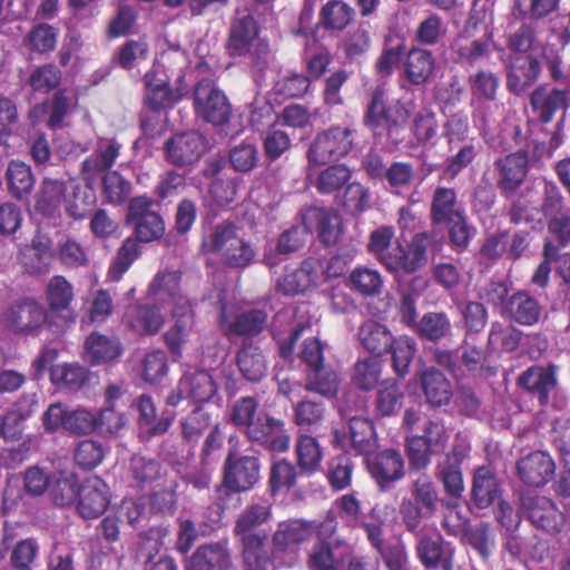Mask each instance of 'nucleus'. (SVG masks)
Listing matches in <instances>:
<instances>
[{"label": "nucleus", "mask_w": 570, "mask_h": 570, "mask_svg": "<svg viewBox=\"0 0 570 570\" xmlns=\"http://www.w3.org/2000/svg\"><path fill=\"white\" fill-rule=\"evenodd\" d=\"M541 63L538 58L528 55L517 59L507 75V87L512 94L520 95L538 80Z\"/></svg>", "instance_id": "obj_40"}, {"label": "nucleus", "mask_w": 570, "mask_h": 570, "mask_svg": "<svg viewBox=\"0 0 570 570\" xmlns=\"http://www.w3.org/2000/svg\"><path fill=\"white\" fill-rule=\"evenodd\" d=\"M491 36L479 39L459 37L452 47L455 61L463 68H474L491 57Z\"/></svg>", "instance_id": "obj_42"}, {"label": "nucleus", "mask_w": 570, "mask_h": 570, "mask_svg": "<svg viewBox=\"0 0 570 570\" xmlns=\"http://www.w3.org/2000/svg\"><path fill=\"white\" fill-rule=\"evenodd\" d=\"M46 301L48 304L49 318L55 321L56 328H65L75 322V316L70 308L73 299V287L62 275H55L50 278L46 287Z\"/></svg>", "instance_id": "obj_20"}, {"label": "nucleus", "mask_w": 570, "mask_h": 570, "mask_svg": "<svg viewBox=\"0 0 570 570\" xmlns=\"http://www.w3.org/2000/svg\"><path fill=\"white\" fill-rule=\"evenodd\" d=\"M471 492L478 508L485 509L493 504L499 494V482L490 468L480 466L475 470Z\"/></svg>", "instance_id": "obj_54"}, {"label": "nucleus", "mask_w": 570, "mask_h": 570, "mask_svg": "<svg viewBox=\"0 0 570 570\" xmlns=\"http://www.w3.org/2000/svg\"><path fill=\"white\" fill-rule=\"evenodd\" d=\"M155 200L147 195H139L129 200L126 222L134 227L132 236L138 243L160 239L165 234L161 215L153 210Z\"/></svg>", "instance_id": "obj_9"}, {"label": "nucleus", "mask_w": 570, "mask_h": 570, "mask_svg": "<svg viewBox=\"0 0 570 570\" xmlns=\"http://www.w3.org/2000/svg\"><path fill=\"white\" fill-rule=\"evenodd\" d=\"M393 338L391 331L374 320L365 321L358 330V340L362 346L375 356L387 353Z\"/></svg>", "instance_id": "obj_48"}, {"label": "nucleus", "mask_w": 570, "mask_h": 570, "mask_svg": "<svg viewBox=\"0 0 570 570\" xmlns=\"http://www.w3.org/2000/svg\"><path fill=\"white\" fill-rule=\"evenodd\" d=\"M272 504L264 500L252 501L238 514L233 533L242 544L245 570H269L273 561L265 549L267 533L258 529L272 519Z\"/></svg>", "instance_id": "obj_2"}, {"label": "nucleus", "mask_w": 570, "mask_h": 570, "mask_svg": "<svg viewBox=\"0 0 570 570\" xmlns=\"http://www.w3.org/2000/svg\"><path fill=\"white\" fill-rule=\"evenodd\" d=\"M538 200L533 188H525L517 197L514 196L509 209L510 223L513 225L541 223Z\"/></svg>", "instance_id": "obj_55"}, {"label": "nucleus", "mask_w": 570, "mask_h": 570, "mask_svg": "<svg viewBox=\"0 0 570 570\" xmlns=\"http://www.w3.org/2000/svg\"><path fill=\"white\" fill-rule=\"evenodd\" d=\"M217 392V384L212 374L206 370L186 371L174 390L166 397L168 406L176 407L184 400H189L195 405H203L210 401Z\"/></svg>", "instance_id": "obj_11"}, {"label": "nucleus", "mask_w": 570, "mask_h": 570, "mask_svg": "<svg viewBox=\"0 0 570 570\" xmlns=\"http://www.w3.org/2000/svg\"><path fill=\"white\" fill-rule=\"evenodd\" d=\"M557 383L556 366L552 364L548 366L532 365L517 380L518 386L537 399L541 406L549 403L550 393L556 389Z\"/></svg>", "instance_id": "obj_27"}, {"label": "nucleus", "mask_w": 570, "mask_h": 570, "mask_svg": "<svg viewBox=\"0 0 570 570\" xmlns=\"http://www.w3.org/2000/svg\"><path fill=\"white\" fill-rule=\"evenodd\" d=\"M346 286L364 298L375 297L382 293L384 281L377 269L367 266H357L352 269L346 278Z\"/></svg>", "instance_id": "obj_52"}, {"label": "nucleus", "mask_w": 570, "mask_h": 570, "mask_svg": "<svg viewBox=\"0 0 570 570\" xmlns=\"http://www.w3.org/2000/svg\"><path fill=\"white\" fill-rule=\"evenodd\" d=\"M410 132L416 147L429 149L436 146L442 136L438 115L429 108L419 110L411 120Z\"/></svg>", "instance_id": "obj_38"}, {"label": "nucleus", "mask_w": 570, "mask_h": 570, "mask_svg": "<svg viewBox=\"0 0 570 570\" xmlns=\"http://www.w3.org/2000/svg\"><path fill=\"white\" fill-rule=\"evenodd\" d=\"M333 445L344 449L347 443L357 453L366 456L376 449L377 438L372 420L354 415L348 419V432L335 430Z\"/></svg>", "instance_id": "obj_22"}, {"label": "nucleus", "mask_w": 570, "mask_h": 570, "mask_svg": "<svg viewBox=\"0 0 570 570\" xmlns=\"http://www.w3.org/2000/svg\"><path fill=\"white\" fill-rule=\"evenodd\" d=\"M85 351L91 365H100L118 358L122 354V345L117 337L92 332L85 341Z\"/></svg>", "instance_id": "obj_44"}, {"label": "nucleus", "mask_w": 570, "mask_h": 570, "mask_svg": "<svg viewBox=\"0 0 570 570\" xmlns=\"http://www.w3.org/2000/svg\"><path fill=\"white\" fill-rule=\"evenodd\" d=\"M77 511L82 519H96L108 508L109 488L99 476L87 478L79 488Z\"/></svg>", "instance_id": "obj_24"}, {"label": "nucleus", "mask_w": 570, "mask_h": 570, "mask_svg": "<svg viewBox=\"0 0 570 570\" xmlns=\"http://www.w3.org/2000/svg\"><path fill=\"white\" fill-rule=\"evenodd\" d=\"M368 474L381 491L389 490L404 476V459L400 450L389 448L373 451L364 458Z\"/></svg>", "instance_id": "obj_16"}, {"label": "nucleus", "mask_w": 570, "mask_h": 570, "mask_svg": "<svg viewBox=\"0 0 570 570\" xmlns=\"http://www.w3.org/2000/svg\"><path fill=\"white\" fill-rule=\"evenodd\" d=\"M121 144L116 138H99L92 153L80 165V177L87 186H94L111 168L120 156Z\"/></svg>", "instance_id": "obj_17"}, {"label": "nucleus", "mask_w": 570, "mask_h": 570, "mask_svg": "<svg viewBox=\"0 0 570 570\" xmlns=\"http://www.w3.org/2000/svg\"><path fill=\"white\" fill-rule=\"evenodd\" d=\"M293 423L304 430L313 431L323 425L327 409L324 401L313 397H303L293 404Z\"/></svg>", "instance_id": "obj_46"}, {"label": "nucleus", "mask_w": 570, "mask_h": 570, "mask_svg": "<svg viewBox=\"0 0 570 570\" xmlns=\"http://www.w3.org/2000/svg\"><path fill=\"white\" fill-rule=\"evenodd\" d=\"M436 60L432 51L412 47L401 63L402 77L412 86H425L434 75Z\"/></svg>", "instance_id": "obj_30"}, {"label": "nucleus", "mask_w": 570, "mask_h": 570, "mask_svg": "<svg viewBox=\"0 0 570 570\" xmlns=\"http://www.w3.org/2000/svg\"><path fill=\"white\" fill-rule=\"evenodd\" d=\"M489 353L483 347L469 344L463 341V344L456 350L454 354L451 350L436 347L433 352L434 362L456 380H461L466 375L474 377H489L495 375V367L489 364Z\"/></svg>", "instance_id": "obj_4"}, {"label": "nucleus", "mask_w": 570, "mask_h": 570, "mask_svg": "<svg viewBox=\"0 0 570 570\" xmlns=\"http://www.w3.org/2000/svg\"><path fill=\"white\" fill-rule=\"evenodd\" d=\"M58 38V28L47 22H38L24 35L22 45L31 53L47 55L56 49Z\"/></svg>", "instance_id": "obj_53"}, {"label": "nucleus", "mask_w": 570, "mask_h": 570, "mask_svg": "<svg viewBox=\"0 0 570 570\" xmlns=\"http://www.w3.org/2000/svg\"><path fill=\"white\" fill-rule=\"evenodd\" d=\"M410 109L401 100L386 104L385 90L377 86L371 92L370 101L363 116L365 127L376 131L383 125L390 122V119L405 115Z\"/></svg>", "instance_id": "obj_31"}, {"label": "nucleus", "mask_w": 570, "mask_h": 570, "mask_svg": "<svg viewBox=\"0 0 570 570\" xmlns=\"http://www.w3.org/2000/svg\"><path fill=\"white\" fill-rule=\"evenodd\" d=\"M522 509L533 527L547 534L560 533L566 524V515L557 504L544 495L522 498Z\"/></svg>", "instance_id": "obj_19"}, {"label": "nucleus", "mask_w": 570, "mask_h": 570, "mask_svg": "<svg viewBox=\"0 0 570 570\" xmlns=\"http://www.w3.org/2000/svg\"><path fill=\"white\" fill-rule=\"evenodd\" d=\"M169 534L168 525H155L140 533L142 541L139 548V554L144 558L145 570H178V564L171 556L165 554L157 561L154 558L159 553L164 546V539Z\"/></svg>", "instance_id": "obj_26"}, {"label": "nucleus", "mask_w": 570, "mask_h": 570, "mask_svg": "<svg viewBox=\"0 0 570 570\" xmlns=\"http://www.w3.org/2000/svg\"><path fill=\"white\" fill-rule=\"evenodd\" d=\"M568 96V89L552 88L549 90L544 86H539L530 96L532 112L541 124H550L558 111L567 110Z\"/></svg>", "instance_id": "obj_33"}, {"label": "nucleus", "mask_w": 570, "mask_h": 570, "mask_svg": "<svg viewBox=\"0 0 570 570\" xmlns=\"http://www.w3.org/2000/svg\"><path fill=\"white\" fill-rule=\"evenodd\" d=\"M236 364L248 382H259L267 372V361L263 351L252 342H243L236 353Z\"/></svg>", "instance_id": "obj_45"}, {"label": "nucleus", "mask_w": 570, "mask_h": 570, "mask_svg": "<svg viewBox=\"0 0 570 570\" xmlns=\"http://www.w3.org/2000/svg\"><path fill=\"white\" fill-rule=\"evenodd\" d=\"M302 60L306 76L311 78V81H316L323 78L328 71L333 62V53L323 45H307L304 49Z\"/></svg>", "instance_id": "obj_63"}, {"label": "nucleus", "mask_w": 570, "mask_h": 570, "mask_svg": "<svg viewBox=\"0 0 570 570\" xmlns=\"http://www.w3.org/2000/svg\"><path fill=\"white\" fill-rule=\"evenodd\" d=\"M259 33V27L255 18L246 14L234 19L230 23L226 51L229 57L238 58L250 52L254 41Z\"/></svg>", "instance_id": "obj_35"}, {"label": "nucleus", "mask_w": 570, "mask_h": 570, "mask_svg": "<svg viewBox=\"0 0 570 570\" xmlns=\"http://www.w3.org/2000/svg\"><path fill=\"white\" fill-rule=\"evenodd\" d=\"M259 460L253 455L234 458L229 452L224 463L225 482L234 489L247 491L259 480Z\"/></svg>", "instance_id": "obj_28"}, {"label": "nucleus", "mask_w": 570, "mask_h": 570, "mask_svg": "<svg viewBox=\"0 0 570 570\" xmlns=\"http://www.w3.org/2000/svg\"><path fill=\"white\" fill-rule=\"evenodd\" d=\"M296 463L302 474L311 476L321 470L323 452L316 438L301 434L295 444Z\"/></svg>", "instance_id": "obj_49"}, {"label": "nucleus", "mask_w": 570, "mask_h": 570, "mask_svg": "<svg viewBox=\"0 0 570 570\" xmlns=\"http://www.w3.org/2000/svg\"><path fill=\"white\" fill-rule=\"evenodd\" d=\"M302 225L317 232L318 240L326 247L337 244L342 234V217L333 208L308 206L299 212Z\"/></svg>", "instance_id": "obj_21"}, {"label": "nucleus", "mask_w": 570, "mask_h": 570, "mask_svg": "<svg viewBox=\"0 0 570 570\" xmlns=\"http://www.w3.org/2000/svg\"><path fill=\"white\" fill-rule=\"evenodd\" d=\"M208 149L207 138L197 130H187L171 136L164 145L167 163L175 167L195 164Z\"/></svg>", "instance_id": "obj_15"}, {"label": "nucleus", "mask_w": 570, "mask_h": 570, "mask_svg": "<svg viewBox=\"0 0 570 570\" xmlns=\"http://www.w3.org/2000/svg\"><path fill=\"white\" fill-rule=\"evenodd\" d=\"M4 179L8 193L19 202L28 200L35 186L31 167L24 161L13 159L8 164Z\"/></svg>", "instance_id": "obj_43"}, {"label": "nucleus", "mask_w": 570, "mask_h": 570, "mask_svg": "<svg viewBox=\"0 0 570 570\" xmlns=\"http://www.w3.org/2000/svg\"><path fill=\"white\" fill-rule=\"evenodd\" d=\"M542 306L529 292L519 289L510 295L502 317L523 326H532L540 321Z\"/></svg>", "instance_id": "obj_36"}, {"label": "nucleus", "mask_w": 570, "mask_h": 570, "mask_svg": "<svg viewBox=\"0 0 570 570\" xmlns=\"http://www.w3.org/2000/svg\"><path fill=\"white\" fill-rule=\"evenodd\" d=\"M492 169L500 195L507 199L514 197L530 171L529 151L521 148L500 156L494 159Z\"/></svg>", "instance_id": "obj_8"}, {"label": "nucleus", "mask_w": 570, "mask_h": 570, "mask_svg": "<svg viewBox=\"0 0 570 570\" xmlns=\"http://www.w3.org/2000/svg\"><path fill=\"white\" fill-rule=\"evenodd\" d=\"M314 533L313 523L302 519L281 521L272 534V556L285 567H294L301 560V546Z\"/></svg>", "instance_id": "obj_5"}, {"label": "nucleus", "mask_w": 570, "mask_h": 570, "mask_svg": "<svg viewBox=\"0 0 570 570\" xmlns=\"http://www.w3.org/2000/svg\"><path fill=\"white\" fill-rule=\"evenodd\" d=\"M433 236L429 232L415 233L406 245L395 239V229L381 225L368 235L366 250L394 277L412 275L426 266Z\"/></svg>", "instance_id": "obj_1"}, {"label": "nucleus", "mask_w": 570, "mask_h": 570, "mask_svg": "<svg viewBox=\"0 0 570 570\" xmlns=\"http://www.w3.org/2000/svg\"><path fill=\"white\" fill-rule=\"evenodd\" d=\"M183 273L179 269H160L148 285V297L161 305H173V315L179 311L191 312L193 302L183 293Z\"/></svg>", "instance_id": "obj_12"}, {"label": "nucleus", "mask_w": 570, "mask_h": 570, "mask_svg": "<svg viewBox=\"0 0 570 570\" xmlns=\"http://www.w3.org/2000/svg\"><path fill=\"white\" fill-rule=\"evenodd\" d=\"M53 257L51 238L38 233L31 238L30 244L20 250L19 263L29 275L40 276L50 272Z\"/></svg>", "instance_id": "obj_25"}, {"label": "nucleus", "mask_w": 570, "mask_h": 570, "mask_svg": "<svg viewBox=\"0 0 570 570\" xmlns=\"http://www.w3.org/2000/svg\"><path fill=\"white\" fill-rule=\"evenodd\" d=\"M439 507V493L432 478L420 473L410 484V497L403 498L400 515L405 529L419 535L423 519L432 518Z\"/></svg>", "instance_id": "obj_3"}, {"label": "nucleus", "mask_w": 570, "mask_h": 570, "mask_svg": "<svg viewBox=\"0 0 570 570\" xmlns=\"http://www.w3.org/2000/svg\"><path fill=\"white\" fill-rule=\"evenodd\" d=\"M130 405L138 412V425L140 430L147 434L148 438H154L165 434L171 426L175 414L164 413L161 417L156 421V405L149 394L142 393Z\"/></svg>", "instance_id": "obj_37"}, {"label": "nucleus", "mask_w": 570, "mask_h": 570, "mask_svg": "<svg viewBox=\"0 0 570 570\" xmlns=\"http://www.w3.org/2000/svg\"><path fill=\"white\" fill-rule=\"evenodd\" d=\"M422 389L428 403L433 407L449 404L452 399V385L442 372L434 367L422 374Z\"/></svg>", "instance_id": "obj_50"}, {"label": "nucleus", "mask_w": 570, "mask_h": 570, "mask_svg": "<svg viewBox=\"0 0 570 570\" xmlns=\"http://www.w3.org/2000/svg\"><path fill=\"white\" fill-rule=\"evenodd\" d=\"M124 323L135 335L151 336L163 328L165 317L160 308L154 304H137L127 309Z\"/></svg>", "instance_id": "obj_34"}, {"label": "nucleus", "mask_w": 570, "mask_h": 570, "mask_svg": "<svg viewBox=\"0 0 570 570\" xmlns=\"http://www.w3.org/2000/svg\"><path fill=\"white\" fill-rule=\"evenodd\" d=\"M465 212L458 199V193L452 187L436 186L433 190L430 204V219L434 226L442 225L443 222L456 217Z\"/></svg>", "instance_id": "obj_41"}, {"label": "nucleus", "mask_w": 570, "mask_h": 570, "mask_svg": "<svg viewBox=\"0 0 570 570\" xmlns=\"http://www.w3.org/2000/svg\"><path fill=\"white\" fill-rule=\"evenodd\" d=\"M311 78L305 72L287 70L274 82L273 92L282 99L303 98L311 88Z\"/></svg>", "instance_id": "obj_60"}, {"label": "nucleus", "mask_w": 570, "mask_h": 570, "mask_svg": "<svg viewBox=\"0 0 570 570\" xmlns=\"http://www.w3.org/2000/svg\"><path fill=\"white\" fill-rule=\"evenodd\" d=\"M352 175L353 171L347 165L332 164L318 171L312 184L318 194L332 195L347 185Z\"/></svg>", "instance_id": "obj_58"}, {"label": "nucleus", "mask_w": 570, "mask_h": 570, "mask_svg": "<svg viewBox=\"0 0 570 570\" xmlns=\"http://www.w3.org/2000/svg\"><path fill=\"white\" fill-rule=\"evenodd\" d=\"M213 424V414L204 405H195L187 416L181 419V436L187 443H197Z\"/></svg>", "instance_id": "obj_64"}, {"label": "nucleus", "mask_w": 570, "mask_h": 570, "mask_svg": "<svg viewBox=\"0 0 570 570\" xmlns=\"http://www.w3.org/2000/svg\"><path fill=\"white\" fill-rule=\"evenodd\" d=\"M404 392L394 379L382 381L376 389L373 401L376 417H390L402 407Z\"/></svg>", "instance_id": "obj_47"}, {"label": "nucleus", "mask_w": 570, "mask_h": 570, "mask_svg": "<svg viewBox=\"0 0 570 570\" xmlns=\"http://www.w3.org/2000/svg\"><path fill=\"white\" fill-rule=\"evenodd\" d=\"M268 323V313L263 308L237 309L230 313L224 304L218 316L219 330L230 342L242 338L244 342L259 336Z\"/></svg>", "instance_id": "obj_7"}, {"label": "nucleus", "mask_w": 570, "mask_h": 570, "mask_svg": "<svg viewBox=\"0 0 570 570\" xmlns=\"http://www.w3.org/2000/svg\"><path fill=\"white\" fill-rule=\"evenodd\" d=\"M452 325L446 313L426 312L413 331L420 338L438 343L451 334Z\"/></svg>", "instance_id": "obj_57"}, {"label": "nucleus", "mask_w": 570, "mask_h": 570, "mask_svg": "<svg viewBox=\"0 0 570 570\" xmlns=\"http://www.w3.org/2000/svg\"><path fill=\"white\" fill-rule=\"evenodd\" d=\"M66 195L63 181L51 178H43L36 198V210L45 217H51L59 208Z\"/></svg>", "instance_id": "obj_59"}, {"label": "nucleus", "mask_w": 570, "mask_h": 570, "mask_svg": "<svg viewBox=\"0 0 570 570\" xmlns=\"http://www.w3.org/2000/svg\"><path fill=\"white\" fill-rule=\"evenodd\" d=\"M194 109L198 117L215 126L227 124L232 115V106L226 95L209 78H203L196 83Z\"/></svg>", "instance_id": "obj_10"}, {"label": "nucleus", "mask_w": 570, "mask_h": 570, "mask_svg": "<svg viewBox=\"0 0 570 570\" xmlns=\"http://www.w3.org/2000/svg\"><path fill=\"white\" fill-rule=\"evenodd\" d=\"M3 322L9 330L19 334L33 333L45 324L55 327L47 308L32 297L14 301L3 313Z\"/></svg>", "instance_id": "obj_13"}, {"label": "nucleus", "mask_w": 570, "mask_h": 570, "mask_svg": "<svg viewBox=\"0 0 570 570\" xmlns=\"http://www.w3.org/2000/svg\"><path fill=\"white\" fill-rule=\"evenodd\" d=\"M353 130L350 127L337 125L318 132L307 150L308 170L348 155L353 148Z\"/></svg>", "instance_id": "obj_6"}, {"label": "nucleus", "mask_w": 570, "mask_h": 570, "mask_svg": "<svg viewBox=\"0 0 570 570\" xmlns=\"http://www.w3.org/2000/svg\"><path fill=\"white\" fill-rule=\"evenodd\" d=\"M355 18V10L343 0H330L321 9L318 24L325 30L342 31Z\"/></svg>", "instance_id": "obj_56"}, {"label": "nucleus", "mask_w": 570, "mask_h": 570, "mask_svg": "<svg viewBox=\"0 0 570 570\" xmlns=\"http://www.w3.org/2000/svg\"><path fill=\"white\" fill-rule=\"evenodd\" d=\"M556 462L546 451H532L517 462V473L522 483L543 488L556 475Z\"/></svg>", "instance_id": "obj_23"}, {"label": "nucleus", "mask_w": 570, "mask_h": 570, "mask_svg": "<svg viewBox=\"0 0 570 570\" xmlns=\"http://www.w3.org/2000/svg\"><path fill=\"white\" fill-rule=\"evenodd\" d=\"M184 81V77L180 76L177 79L178 86L173 88L168 80L159 78L155 71H147L144 76L145 106L154 114L173 109L186 94L185 88L180 86Z\"/></svg>", "instance_id": "obj_18"}, {"label": "nucleus", "mask_w": 570, "mask_h": 570, "mask_svg": "<svg viewBox=\"0 0 570 570\" xmlns=\"http://www.w3.org/2000/svg\"><path fill=\"white\" fill-rule=\"evenodd\" d=\"M104 202L120 206L131 198L132 185L118 170L108 171L100 177Z\"/></svg>", "instance_id": "obj_61"}, {"label": "nucleus", "mask_w": 570, "mask_h": 570, "mask_svg": "<svg viewBox=\"0 0 570 570\" xmlns=\"http://www.w3.org/2000/svg\"><path fill=\"white\" fill-rule=\"evenodd\" d=\"M463 460L464 453L458 446H452L444 460L435 466V478L442 483L445 494L451 499L459 500L464 492Z\"/></svg>", "instance_id": "obj_32"}, {"label": "nucleus", "mask_w": 570, "mask_h": 570, "mask_svg": "<svg viewBox=\"0 0 570 570\" xmlns=\"http://www.w3.org/2000/svg\"><path fill=\"white\" fill-rule=\"evenodd\" d=\"M232 552L226 542H208L198 546L187 559L185 570H229Z\"/></svg>", "instance_id": "obj_29"}, {"label": "nucleus", "mask_w": 570, "mask_h": 570, "mask_svg": "<svg viewBox=\"0 0 570 570\" xmlns=\"http://www.w3.org/2000/svg\"><path fill=\"white\" fill-rule=\"evenodd\" d=\"M341 386L338 374L325 365L306 370L304 390L316 393L325 399L336 397Z\"/></svg>", "instance_id": "obj_51"}, {"label": "nucleus", "mask_w": 570, "mask_h": 570, "mask_svg": "<svg viewBox=\"0 0 570 570\" xmlns=\"http://www.w3.org/2000/svg\"><path fill=\"white\" fill-rule=\"evenodd\" d=\"M69 109L70 98L67 95V89H57L51 98L35 105L30 109L29 118L32 121H37L45 115H48L47 126L56 130L63 127V119L68 115Z\"/></svg>", "instance_id": "obj_39"}, {"label": "nucleus", "mask_w": 570, "mask_h": 570, "mask_svg": "<svg viewBox=\"0 0 570 570\" xmlns=\"http://www.w3.org/2000/svg\"><path fill=\"white\" fill-rule=\"evenodd\" d=\"M245 435L253 443H257L273 453H284L289 450L291 434L284 420L266 412L257 414Z\"/></svg>", "instance_id": "obj_14"}, {"label": "nucleus", "mask_w": 570, "mask_h": 570, "mask_svg": "<svg viewBox=\"0 0 570 570\" xmlns=\"http://www.w3.org/2000/svg\"><path fill=\"white\" fill-rule=\"evenodd\" d=\"M468 85L473 98L494 101L500 88V77L497 72L479 68L468 76Z\"/></svg>", "instance_id": "obj_62"}]
</instances>
